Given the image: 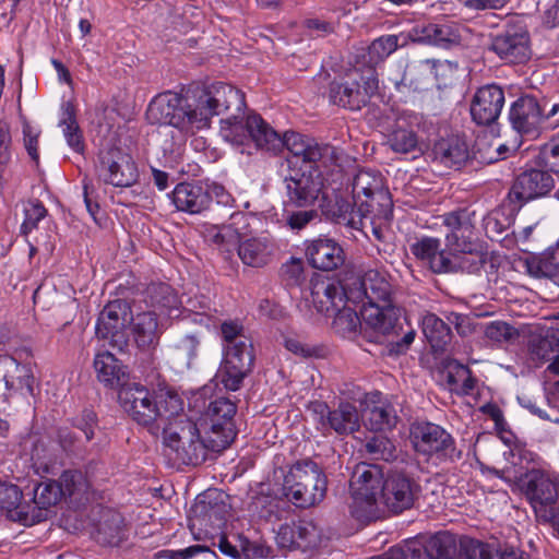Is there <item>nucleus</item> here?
Masks as SVG:
<instances>
[{"mask_svg":"<svg viewBox=\"0 0 559 559\" xmlns=\"http://www.w3.org/2000/svg\"><path fill=\"white\" fill-rule=\"evenodd\" d=\"M228 105L239 106V96L225 82H213L189 90L186 95L165 92L148 104L146 118L151 124L170 126L181 131L209 127L213 114Z\"/></svg>","mask_w":559,"mask_h":559,"instance_id":"obj_1","label":"nucleus"},{"mask_svg":"<svg viewBox=\"0 0 559 559\" xmlns=\"http://www.w3.org/2000/svg\"><path fill=\"white\" fill-rule=\"evenodd\" d=\"M353 516L361 521L376 519L381 506L399 514L413 508L420 491L419 484L404 472L393 471L384 476L377 465L359 464L350 481Z\"/></svg>","mask_w":559,"mask_h":559,"instance_id":"obj_2","label":"nucleus"},{"mask_svg":"<svg viewBox=\"0 0 559 559\" xmlns=\"http://www.w3.org/2000/svg\"><path fill=\"white\" fill-rule=\"evenodd\" d=\"M349 287V299L361 304L360 316L371 329V343L381 344L384 337L396 333L400 309L392 305V286L383 274L369 270Z\"/></svg>","mask_w":559,"mask_h":559,"instance_id":"obj_3","label":"nucleus"},{"mask_svg":"<svg viewBox=\"0 0 559 559\" xmlns=\"http://www.w3.org/2000/svg\"><path fill=\"white\" fill-rule=\"evenodd\" d=\"M231 88L239 96V106L228 105L224 110L213 114L214 116L227 115L221 119V135L234 146H239L241 153L251 154L247 147L253 145L255 148L276 154L282 142L280 133L267 123L259 114H245V94L237 87Z\"/></svg>","mask_w":559,"mask_h":559,"instance_id":"obj_4","label":"nucleus"},{"mask_svg":"<svg viewBox=\"0 0 559 559\" xmlns=\"http://www.w3.org/2000/svg\"><path fill=\"white\" fill-rule=\"evenodd\" d=\"M473 215L474 212L468 209H457L441 215L442 224L450 230L445 235V246L453 267L449 274H478L489 261L487 245L473 237Z\"/></svg>","mask_w":559,"mask_h":559,"instance_id":"obj_5","label":"nucleus"},{"mask_svg":"<svg viewBox=\"0 0 559 559\" xmlns=\"http://www.w3.org/2000/svg\"><path fill=\"white\" fill-rule=\"evenodd\" d=\"M162 435L165 455L174 464L197 466L206 460L209 451L214 452L210 435L202 438L192 420H181L175 427H165Z\"/></svg>","mask_w":559,"mask_h":559,"instance_id":"obj_6","label":"nucleus"},{"mask_svg":"<svg viewBox=\"0 0 559 559\" xmlns=\"http://www.w3.org/2000/svg\"><path fill=\"white\" fill-rule=\"evenodd\" d=\"M495 474L520 489L539 520L547 522L559 509L558 485L544 471L533 468L513 477L506 471L495 469Z\"/></svg>","mask_w":559,"mask_h":559,"instance_id":"obj_7","label":"nucleus"},{"mask_svg":"<svg viewBox=\"0 0 559 559\" xmlns=\"http://www.w3.org/2000/svg\"><path fill=\"white\" fill-rule=\"evenodd\" d=\"M409 438L415 451L437 463H454L462 457L455 439L440 425L417 421L411 426Z\"/></svg>","mask_w":559,"mask_h":559,"instance_id":"obj_8","label":"nucleus"},{"mask_svg":"<svg viewBox=\"0 0 559 559\" xmlns=\"http://www.w3.org/2000/svg\"><path fill=\"white\" fill-rule=\"evenodd\" d=\"M379 80L373 67L362 71L355 70L343 81H333L329 86V98L333 105L359 110L365 107L377 93Z\"/></svg>","mask_w":559,"mask_h":559,"instance_id":"obj_9","label":"nucleus"},{"mask_svg":"<svg viewBox=\"0 0 559 559\" xmlns=\"http://www.w3.org/2000/svg\"><path fill=\"white\" fill-rule=\"evenodd\" d=\"M352 198L360 215L392 217L391 194L383 188L382 178L371 170H360L353 178Z\"/></svg>","mask_w":559,"mask_h":559,"instance_id":"obj_10","label":"nucleus"},{"mask_svg":"<svg viewBox=\"0 0 559 559\" xmlns=\"http://www.w3.org/2000/svg\"><path fill=\"white\" fill-rule=\"evenodd\" d=\"M150 364L142 370L145 381L150 385H157L154 389L155 405H156V423L155 435L164 432L165 427H175L181 420H189L182 415L185 403L183 399L176 390L169 388L165 380L160 381V373L154 364L152 355L148 356Z\"/></svg>","mask_w":559,"mask_h":559,"instance_id":"obj_11","label":"nucleus"},{"mask_svg":"<svg viewBox=\"0 0 559 559\" xmlns=\"http://www.w3.org/2000/svg\"><path fill=\"white\" fill-rule=\"evenodd\" d=\"M280 153L284 147L288 151L286 157L287 169L305 168L309 170H320V166H325L326 160L333 155V146L320 144L314 139L308 138L297 132H285L280 134Z\"/></svg>","mask_w":559,"mask_h":559,"instance_id":"obj_12","label":"nucleus"},{"mask_svg":"<svg viewBox=\"0 0 559 559\" xmlns=\"http://www.w3.org/2000/svg\"><path fill=\"white\" fill-rule=\"evenodd\" d=\"M121 298L107 302L100 311L95 325V333L98 338L106 340L114 347L122 348L127 345V326L132 320L131 297L128 289L119 287Z\"/></svg>","mask_w":559,"mask_h":559,"instance_id":"obj_13","label":"nucleus"},{"mask_svg":"<svg viewBox=\"0 0 559 559\" xmlns=\"http://www.w3.org/2000/svg\"><path fill=\"white\" fill-rule=\"evenodd\" d=\"M287 207L307 209L324 199V177L321 170L287 169L283 179Z\"/></svg>","mask_w":559,"mask_h":559,"instance_id":"obj_14","label":"nucleus"},{"mask_svg":"<svg viewBox=\"0 0 559 559\" xmlns=\"http://www.w3.org/2000/svg\"><path fill=\"white\" fill-rule=\"evenodd\" d=\"M548 169L528 168L513 180L506 198L510 215H515L531 201L547 197L555 188Z\"/></svg>","mask_w":559,"mask_h":559,"instance_id":"obj_15","label":"nucleus"},{"mask_svg":"<svg viewBox=\"0 0 559 559\" xmlns=\"http://www.w3.org/2000/svg\"><path fill=\"white\" fill-rule=\"evenodd\" d=\"M316 429L323 436L334 431L338 436H348L359 430V415L356 406L349 402H341L331 409L323 401H311L307 406Z\"/></svg>","mask_w":559,"mask_h":559,"instance_id":"obj_16","label":"nucleus"},{"mask_svg":"<svg viewBox=\"0 0 559 559\" xmlns=\"http://www.w3.org/2000/svg\"><path fill=\"white\" fill-rule=\"evenodd\" d=\"M432 559H487L492 545L449 532L424 537Z\"/></svg>","mask_w":559,"mask_h":559,"instance_id":"obj_17","label":"nucleus"},{"mask_svg":"<svg viewBox=\"0 0 559 559\" xmlns=\"http://www.w3.org/2000/svg\"><path fill=\"white\" fill-rule=\"evenodd\" d=\"M254 353L252 344L238 343L224 348L223 360L216 378L228 391H238L243 380L252 372Z\"/></svg>","mask_w":559,"mask_h":559,"instance_id":"obj_18","label":"nucleus"},{"mask_svg":"<svg viewBox=\"0 0 559 559\" xmlns=\"http://www.w3.org/2000/svg\"><path fill=\"white\" fill-rule=\"evenodd\" d=\"M118 401L123 411L138 425L148 428L155 435L156 405L155 395L145 385L128 383L118 391Z\"/></svg>","mask_w":559,"mask_h":559,"instance_id":"obj_19","label":"nucleus"},{"mask_svg":"<svg viewBox=\"0 0 559 559\" xmlns=\"http://www.w3.org/2000/svg\"><path fill=\"white\" fill-rule=\"evenodd\" d=\"M236 412V404L227 397H217L209 403L205 415L210 420V429L206 433L210 435L214 452L225 450L234 441Z\"/></svg>","mask_w":559,"mask_h":559,"instance_id":"obj_20","label":"nucleus"},{"mask_svg":"<svg viewBox=\"0 0 559 559\" xmlns=\"http://www.w3.org/2000/svg\"><path fill=\"white\" fill-rule=\"evenodd\" d=\"M98 176L114 187L127 188L138 182L139 171L132 156L119 147L99 154Z\"/></svg>","mask_w":559,"mask_h":559,"instance_id":"obj_21","label":"nucleus"},{"mask_svg":"<svg viewBox=\"0 0 559 559\" xmlns=\"http://www.w3.org/2000/svg\"><path fill=\"white\" fill-rule=\"evenodd\" d=\"M508 119L512 129L521 136L536 139L547 117L538 99L525 94L511 104Z\"/></svg>","mask_w":559,"mask_h":559,"instance_id":"obj_22","label":"nucleus"},{"mask_svg":"<svg viewBox=\"0 0 559 559\" xmlns=\"http://www.w3.org/2000/svg\"><path fill=\"white\" fill-rule=\"evenodd\" d=\"M0 380L4 382L0 396L5 403H9L16 394H34L35 379L31 367L21 364L10 355H0Z\"/></svg>","mask_w":559,"mask_h":559,"instance_id":"obj_23","label":"nucleus"},{"mask_svg":"<svg viewBox=\"0 0 559 559\" xmlns=\"http://www.w3.org/2000/svg\"><path fill=\"white\" fill-rule=\"evenodd\" d=\"M304 251L309 265L323 272L337 270L346 259L342 246L326 236L305 240Z\"/></svg>","mask_w":559,"mask_h":559,"instance_id":"obj_24","label":"nucleus"},{"mask_svg":"<svg viewBox=\"0 0 559 559\" xmlns=\"http://www.w3.org/2000/svg\"><path fill=\"white\" fill-rule=\"evenodd\" d=\"M504 105V92L492 83L479 87L471 103V116L478 126H490L497 121Z\"/></svg>","mask_w":559,"mask_h":559,"instance_id":"obj_25","label":"nucleus"},{"mask_svg":"<svg viewBox=\"0 0 559 559\" xmlns=\"http://www.w3.org/2000/svg\"><path fill=\"white\" fill-rule=\"evenodd\" d=\"M409 250L416 260L433 274H449L453 270L450 251L447 247H441L439 238L423 236L409 245Z\"/></svg>","mask_w":559,"mask_h":559,"instance_id":"obj_26","label":"nucleus"},{"mask_svg":"<svg viewBox=\"0 0 559 559\" xmlns=\"http://www.w3.org/2000/svg\"><path fill=\"white\" fill-rule=\"evenodd\" d=\"M61 501L66 502V498L58 479L44 478L34 487L33 502L35 506L29 510L26 523L34 525L47 520L53 513L52 509Z\"/></svg>","mask_w":559,"mask_h":559,"instance_id":"obj_27","label":"nucleus"},{"mask_svg":"<svg viewBox=\"0 0 559 559\" xmlns=\"http://www.w3.org/2000/svg\"><path fill=\"white\" fill-rule=\"evenodd\" d=\"M130 295L135 296L140 294L142 301L148 307L159 310L169 317L174 311H178L181 306V300L177 292L167 283L151 282L148 284H140L135 287L128 288Z\"/></svg>","mask_w":559,"mask_h":559,"instance_id":"obj_28","label":"nucleus"},{"mask_svg":"<svg viewBox=\"0 0 559 559\" xmlns=\"http://www.w3.org/2000/svg\"><path fill=\"white\" fill-rule=\"evenodd\" d=\"M128 536L123 516L116 510L102 509L93 532L94 539L102 546L118 547Z\"/></svg>","mask_w":559,"mask_h":559,"instance_id":"obj_29","label":"nucleus"},{"mask_svg":"<svg viewBox=\"0 0 559 559\" xmlns=\"http://www.w3.org/2000/svg\"><path fill=\"white\" fill-rule=\"evenodd\" d=\"M171 201L178 211L189 214H199L209 210L212 205L210 191L195 183H178L170 194Z\"/></svg>","mask_w":559,"mask_h":559,"instance_id":"obj_30","label":"nucleus"},{"mask_svg":"<svg viewBox=\"0 0 559 559\" xmlns=\"http://www.w3.org/2000/svg\"><path fill=\"white\" fill-rule=\"evenodd\" d=\"M311 297L318 312L326 317L338 311L349 299V287H344L334 282L316 283L311 289Z\"/></svg>","mask_w":559,"mask_h":559,"instance_id":"obj_31","label":"nucleus"},{"mask_svg":"<svg viewBox=\"0 0 559 559\" xmlns=\"http://www.w3.org/2000/svg\"><path fill=\"white\" fill-rule=\"evenodd\" d=\"M430 156L433 162L449 168L460 169L468 159V146L459 135L441 138L435 142Z\"/></svg>","mask_w":559,"mask_h":559,"instance_id":"obj_32","label":"nucleus"},{"mask_svg":"<svg viewBox=\"0 0 559 559\" xmlns=\"http://www.w3.org/2000/svg\"><path fill=\"white\" fill-rule=\"evenodd\" d=\"M129 325H131L134 342L140 349L150 350L158 345L163 331L155 311H142L132 316Z\"/></svg>","mask_w":559,"mask_h":559,"instance_id":"obj_33","label":"nucleus"},{"mask_svg":"<svg viewBox=\"0 0 559 559\" xmlns=\"http://www.w3.org/2000/svg\"><path fill=\"white\" fill-rule=\"evenodd\" d=\"M69 507L79 509L90 499V483L80 469H64L58 478Z\"/></svg>","mask_w":559,"mask_h":559,"instance_id":"obj_34","label":"nucleus"},{"mask_svg":"<svg viewBox=\"0 0 559 559\" xmlns=\"http://www.w3.org/2000/svg\"><path fill=\"white\" fill-rule=\"evenodd\" d=\"M94 369L99 382L108 388L127 385V367L110 352L98 353L94 358Z\"/></svg>","mask_w":559,"mask_h":559,"instance_id":"obj_35","label":"nucleus"},{"mask_svg":"<svg viewBox=\"0 0 559 559\" xmlns=\"http://www.w3.org/2000/svg\"><path fill=\"white\" fill-rule=\"evenodd\" d=\"M421 330L433 354L445 353L449 349L453 334L449 323L443 319L428 312L423 317Z\"/></svg>","mask_w":559,"mask_h":559,"instance_id":"obj_36","label":"nucleus"},{"mask_svg":"<svg viewBox=\"0 0 559 559\" xmlns=\"http://www.w3.org/2000/svg\"><path fill=\"white\" fill-rule=\"evenodd\" d=\"M273 243L266 237H252L236 246L238 257L245 265L263 267L271 260Z\"/></svg>","mask_w":559,"mask_h":559,"instance_id":"obj_37","label":"nucleus"},{"mask_svg":"<svg viewBox=\"0 0 559 559\" xmlns=\"http://www.w3.org/2000/svg\"><path fill=\"white\" fill-rule=\"evenodd\" d=\"M225 498L227 496L216 489L206 490L199 495L192 508L194 516L205 522L224 521L228 512Z\"/></svg>","mask_w":559,"mask_h":559,"instance_id":"obj_38","label":"nucleus"},{"mask_svg":"<svg viewBox=\"0 0 559 559\" xmlns=\"http://www.w3.org/2000/svg\"><path fill=\"white\" fill-rule=\"evenodd\" d=\"M328 479L308 484L283 485L285 496L298 508H309L321 502L326 493Z\"/></svg>","mask_w":559,"mask_h":559,"instance_id":"obj_39","label":"nucleus"},{"mask_svg":"<svg viewBox=\"0 0 559 559\" xmlns=\"http://www.w3.org/2000/svg\"><path fill=\"white\" fill-rule=\"evenodd\" d=\"M530 37H493L489 49L500 59L511 63H523L531 58Z\"/></svg>","mask_w":559,"mask_h":559,"instance_id":"obj_40","label":"nucleus"},{"mask_svg":"<svg viewBox=\"0 0 559 559\" xmlns=\"http://www.w3.org/2000/svg\"><path fill=\"white\" fill-rule=\"evenodd\" d=\"M528 349L533 360L549 361L559 354V328H547L535 334L528 342Z\"/></svg>","mask_w":559,"mask_h":559,"instance_id":"obj_41","label":"nucleus"},{"mask_svg":"<svg viewBox=\"0 0 559 559\" xmlns=\"http://www.w3.org/2000/svg\"><path fill=\"white\" fill-rule=\"evenodd\" d=\"M23 492L19 486L13 484L0 483V509L8 513L12 520H16L24 525L29 516V507L22 504Z\"/></svg>","mask_w":559,"mask_h":559,"instance_id":"obj_42","label":"nucleus"},{"mask_svg":"<svg viewBox=\"0 0 559 559\" xmlns=\"http://www.w3.org/2000/svg\"><path fill=\"white\" fill-rule=\"evenodd\" d=\"M239 238L240 233L230 224L213 225L204 231L205 241L226 253L236 249Z\"/></svg>","mask_w":559,"mask_h":559,"instance_id":"obj_43","label":"nucleus"},{"mask_svg":"<svg viewBox=\"0 0 559 559\" xmlns=\"http://www.w3.org/2000/svg\"><path fill=\"white\" fill-rule=\"evenodd\" d=\"M319 479H328L323 469L311 459H304L292 465L284 477L283 485H294L295 483L309 485Z\"/></svg>","mask_w":559,"mask_h":559,"instance_id":"obj_44","label":"nucleus"},{"mask_svg":"<svg viewBox=\"0 0 559 559\" xmlns=\"http://www.w3.org/2000/svg\"><path fill=\"white\" fill-rule=\"evenodd\" d=\"M59 126L63 128L62 131L67 144L75 153H83L85 148L83 133L76 121L75 108L71 103L62 105V118L60 119Z\"/></svg>","mask_w":559,"mask_h":559,"instance_id":"obj_45","label":"nucleus"},{"mask_svg":"<svg viewBox=\"0 0 559 559\" xmlns=\"http://www.w3.org/2000/svg\"><path fill=\"white\" fill-rule=\"evenodd\" d=\"M55 441L61 451L69 456L83 457L86 444L90 443L82 438L71 426H60L56 429Z\"/></svg>","mask_w":559,"mask_h":559,"instance_id":"obj_46","label":"nucleus"},{"mask_svg":"<svg viewBox=\"0 0 559 559\" xmlns=\"http://www.w3.org/2000/svg\"><path fill=\"white\" fill-rule=\"evenodd\" d=\"M338 224H345L354 229H360L364 226L362 219L369 215H360L355 205V201L349 202L343 198H336L333 209L328 212Z\"/></svg>","mask_w":559,"mask_h":559,"instance_id":"obj_47","label":"nucleus"},{"mask_svg":"<svg viewBox=\"0 0 559 559\" xmlns=\"http://www.w3.org/2000/svg\"><path fill=\"white\" fill-rule=\"evenodd\" d=\"M365 451L371 460L391 462L396 459L394 443L383 435H374L366 440Z\"/></svg>","mask_w":559,"mask_h":559,"instance_id":"obj_48","label":"nucleus"},{"mask_svg":"<svg viewBox=\"0 0 559 559\" xmlns=\"http://www.w3.org/2000/svg\"><path fill=\"white\" fill-rule=\"evenodd\" d=\"M388 144L393 152L400 154L420 151L417 134L413 130L402 127H396L389 134Z\"/></svg>","mask_w":559,"mask_h":559,"instance_id":"obj_49","label":"nucleus"},{"mask_svg":"<svg viewBox=\"0 0 559 559\" xmlns=\"http://www.w3.org/2000/svg\"><path fill=\"white\" fill-rule=\"evenodd\" d=\"M397 417L391 406H373L367 413V426L373 431H383L395 427Z\"/></svg>","mask_w":559,"mask_h":559,"instance_id":"obj_50","label":"nucleus"},{"mask_svg":"<svg viewBox=\"0 0 559 559\" xmlns=\"http://www.w3.org/2000/svg\"><path fill=\"white\" fill-rule=\"evenodd\" d=\"M406 40L399 44V37H376L368 46V58L370 63H378L388 58L399 47L406 45Z\"/></svg>","mask_w":559,"mask_h":559,"instance_id":"obj_51","label":"nucleus"},{"mask_svg":"<svg viewBox=\"0 0 559 559\" xmlns=\"http://www.w3.org/2000/svg\"><path fill=\"white\" fill-rule=\"evenodd\" d=\"M70 426L74 430H79L85 441L91 442L95 437V431L98 429V417L92 408H84L76 416L68 419Z\"/></svg>","mask_w":559,"mask_h":559,"instance_id":"obj_52","label":"nucleus"},{"mask_svg":"<svg viewBox=\"0 0 559 559\" xmlns=\"http://www.w3.org/2000/svg\"><path fill=\"white\" fill-rule=\"evenodd\" d=\"M332 316L335 317V323L337 325H343L345 330L348 332H355L357 326L359 325L360 332L362 336L371 342L370 335L372 334L371 329L367 328L365 321H360L357 312L350 308L346 307V304L338 311H335Z\"/></svg>","mask_w":559,"mask_h":559,"instance_id":"obj_53","label":"nucleus"},{"mask_svg":"<svg viewBox=\"0 0 559 559\" xmlns=\"http://www.w3.org/2000/svg\"><path fill=\"white\" fill-rule=\"evenodd\" d=\"M47 209L39 200H31L24 209V221L20 233L27 236L38 227V223L47 216Z\"/></svg>","mask_w":559,"mask_h":559,"instance_id":"obj_54","label":"nucleus"},{"mask_svg":"<svg viewBox=\"0 0 559 559\" xmlns=\"http://www.w3.org/2000/svg\"><path fill=\"white\" fill-rule=\"evenodd\" d=\"M293 525L295 526L297 549L306 551L307 549L317 546L319 542V533L312 522L300 520L293 522Z\"/></svg>","mask_w":559,"mask_h":559,"instance_id":"obj_55","label":"nucleus"},{"mask_svg":"<svg viewBox=\"0 0 559 559\" xmlns=\"http://www.w3.org/2000/svg\"><path fill=\"white\" fill-rule=\"evenodd\" d=\"M284 217L286 225L292 230L299 231L306 228L312 221L317 219L319 214L314 206L298 211H294L290 210V207L285 206Z\"/></svg>","mask_w":559,"mask_h":559,"instance_id":"obj_56","label":"nucleus"},{"mask_svg":"<svg viewBox=\"0 0 559 559\" xmlns=\"http://www.w3.org/2000/svg\"><path fill=\"white\" fill-rule=\"evenodd\" d=\"M537 164L551 173L559 174L555 165L559 164V132L542 145L537 155Z\"/></svg>","mask_w":559,"mask_h":559,"instance_id":"obj_57","label":"nucleus"},{"mask_svg":"<svg viewBox=\"0 0 559 559\" xmlns=\"http://www.w3.org/2000/svg\"><path fill=\"white\" fill-rule=\"evenodd\" d=\"M241 559H264L272 555V548L261 542H252L243 534L237 535Z\"/></svg>","mask_w":559,"mask_h":559,"instance_id":"obj_58","label":"nucleus"},{"mask_svg":"<svg viewBox=\"0 0 559 559\" xmlns=\"http://www.w3.org/2000/svg\"><path fill=\"white\" fill-rule=\"evenodd\" d=\"M201 345V336L199 333H187L180 335L174 344V347L183 356H186L188 364L197 358L199 347Z\"/></svg>","mask_w":559,"mask_h":559,"instance_id":"obj_59","label":"nucleus"},{"mask_svg":"<svg viewBox=\"0 0 559 559\" xmlns=\"http://www.w3.org/2000/svg\"><path fill=\"white\" fill-rule=\"evenodd\" d=\"M485 336L495 342H507L513 336V328L503 321H492L485 329Z\"/></svg>","mask_w":559,"mask_h":559,"instance_id":"obj_60","label":"nucleus"},{"mask_svg":"<svg viewBox=\"0 0 559 559\" xmlns=\"http://www.w3.org/2000/svg\"><path fill=\"white\" fill-rule=\"evenodd\" d=\"M242 328L233 321L224 322L221 325L222 337L225 342L224 348L238 343L252 344L248 337L241 334Z\"/></svg>","mask_w":559,"mask_h":559,"instance_id":"obj_61","label":"nucleus"},{"mask_svg":"<svg viewBox=\"0 0 559 559\" xmlns=\"http://www.w3.org/2000/svg\"><path fill=\"white\" fill-rule=\"evenodd\" d=\"M538 272L559 285V257L556 253L544 255L537 264Z\"/></svg>","mask_w":559,"mask_h":559,"instance_id":"obj_62","label":"nucleus"},{"mask_svg":"<svg viewBox=\"0 0 559 559\" xmlns=\"http://www.w3.org/2000/svg\"><path fill=\"white\" fill-rule=\"evenodd\" d=\"M449 367H453V369L456 370L457 377L463 382L460 393L464 395L469 394L475 389L476 385V380L472 377L471 369L467 366L457 361L456 359L450 360Z\"/></svg>","mask_w":559,"mask_h":559,"instance_id":"obj_63","label":"nucleus"},{"mask_svg":"<svg viewBox=\"0 0 559 559\" xmlns=\"http://www.w3.org/2000/svg\"><path fill=\"white\" fill-rule=\"evenodd\" d=\"M281 273L289 284L298 285L304 278V263L300 259L290 258L287 263L283 264Z\"/></svg>","mask_w":559,"mask_h":559,"instance_id":"obj_64","label":"nucleus"}]
</instances>
